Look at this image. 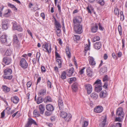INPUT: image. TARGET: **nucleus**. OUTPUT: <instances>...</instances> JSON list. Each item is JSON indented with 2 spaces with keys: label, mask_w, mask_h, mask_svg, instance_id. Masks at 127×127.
I'll use <instances>...</instances> for the list:
<instances>
[{
  "label": "nucleus",
  "mask_w": 127,
  "mask_h": 127,
  "mask_svg": "<svg viewBox=\"0 0 127 127\" xmlns=\"http://www.w3.org/2000/svg\"><path fill=\"white\" fill-rule=\"evenodd\" d=\"M12 70L11 68H7L4 70L3 71L4 74L5 76H3L4 79H11L12 77V76L10 75L12 73Z\"/></svg>",
  "instance_id": "nucleus-1"
},
{
  "label": "nucleus",
  "mask_w": 127,
  "mask_h": 127,
  "mask_svg": "<svg viewBox=\"0 0 127 127\" xmlns=\"http://www.w3.org/2000/svg\"><path fill=\"white\" fill-rule=\"evenodd\" d=\"M74 30L75 33L81 34L83 32L82 25L79 24L74 25Z\"/></svg>",
  "instance_id": "nucleus-2"
},
{
  "label": "nucleus",
  "mask_w": 127,
  "mask_h": 127,
  "mask_svg": "<svg viewBox=\"0 0 127 127\" xmlns=\"http://www.w3.org/2000/svg\"><path fill=\"white\" fill-rule=\"evenodd\" d=\"M60 116L63 118H66V121L68 122L72 118L71 115L70 114H67L66 113L64 112H61L60 114Z\"/></svg>",
  "instance_id": "nucleus-3"
},
{
  "label": "nucleus",
  "mask_w": 127,
  "mask_h": 127,
  "mask_svg": "<svg viewBox=\"0 0 127 127\" xmlns=\"http://www.w3.org/2000/svg\"><path fill=\"white\" fill-rule=\"evenodd\" d=\"M11 63L12 59L10 57H4L2 59V64L4 66L5 65L3 64L6 65H8L11 64Z\"/></svg>",
  "instance_id": "nucleus-4"
},
{
  "label": "nucleus",
  "mask_w": 127,
  "mask_h": 127,
  "mask_svg": "<svg viewBox=\"0 0 127 127\" xmlns=\"http://www.w3.org/2000/svg\"><path fill=\"white\" fill-rule=\"evenodd\" d=\"M19 65L24 69L27 68L28 66V64L26 60L24 58L21 59L20 61Z\"/></svg>",
  "instance_id": "nucleus-5"
},
{
  "label": "nucleus",
  "mask_w": 127,
  "mask_h": 127,
  "mask_svg": "<svg viewBox=\"0 0 127 127\" xmlns=\"http://www.w3.org/2000/svg\"><path fill=\"white\" fill-rule=\"evenodd\" d=\"M73 21L74 25L80 24L82 21V18L80 16H76L73 18Z\"/></svg>",
  "instance_id": "nucleus-6"
},
{
  "label": "nucleus",
  "mask_w": 127,
  "mask_h": 127,
  "mask_svg": "<svg viewBox=\"0 0 127 127\" xmlns=\"http://www.w3.org/2000/svg\"><path fill=\"white\" fill-rule=\"evenodd\" d=\"M32 124L37 126L36 122L32 118H29L27 123L25 125V127H31Z\"/></svg>",
  "instance_id": "nucleus-7"
},
{
  "label": "nucleus",
  "mask_w": 127,
  "mask_h": 127,
  "mask_svg": "<svg viewBox=\"0 0 127 127\" xmlns=\"http://www.w3.org/2000/svg\"><path fill=\"white\" fill-rule=\"evenodd\" d=\"M116 114L119 117H121L122 118L124 117V113L123 111V109L121 107L118 108L117 110Z\"/></svg>",
  "instance_id": "nucleus-8"
},
{
  "label": "nucleus",
  "mask_w": 127,
  "mask_h": 127,
  "mask_svg": "<svg viewBox=\"0 0 127 127\" xmlns=\"http://www.w3.org/2000/svg\"><path fill=\"white\" fill-rule=\"evenodd\" d=\"M12 24H13L12 28L13 30H17L19 32L22 31L23 29L20 26L17 25L16 22H13Z\"/></svg>",
  "instance_id": "nucleus-9"
},
{
  "label": "nucleus",
  "mask_w": 127,
  "mask_h": 127,
  "mask_svg": "<svg viewBox=\"0 0 127 127\" xmlns=\"http://www.w3.org/2000/svg\"><path fill=\"white\" fill-rule=\"evenodd\" d=\"M42 47L46 49V51H44L45 52H47L48 54L51 53V45H49L48 43H46L42 45Z\"/></svg>",
  "instance_id": "nucleus-10"
},
{
  "label": "nucleus",
  "mask_w": 127,
  "mask_h": 127,
  "mask_svg": "<svg viewBox=\"0 0 127 127\" xmlns=\"http://www.w3.org/2000/svg\"><path fill=\"white\" fill-rule=\"evenodd\" d=\"M85 88L87 90V94H90L92 90V86L90 84H88L85 85Z\"/></svg>",
  "instance_id": "nucleus-11"
},
{
  "label": "nucleus",
  "mask_w": 127,
  "mask_h": 127,
  "mask_svg": "<svg viewBox=\"0 0 127 127\" xmlns=\"http://www.w3.org/2000/svg\"><path fill=\"white\" fill-rule=\"evenodd\" d=\"M103 109V108L102 106H98L94 108V111L96 113H100L102 111Z\"/></svg>",
  "instance_id": "nucleus-12"
},
{
  "label": "nucleus",
  "mask_w": 127,
  "mask_h": 127,
  "mask_svg": "<svg viewBox=\"0 0 127 127\" xmlns=\"http://www.w3.org/2000/svg\"><path fill=\"white\" fill-rule=\"evenodd\" d=\"M89 64L91 65H94L96 64L94 59L92 57L89 56L88 58Z\"/></svg>",
  "instance_id": "nucleus-13"
},
{
  "label": "nucleus",
  "mask_w": 127,
  "mask_h": 127,
  "mask_svg": "<svg viewBox=\"0 0 127 127\" xmlns=\"http://www.w3.org/2000/svg\"><path fill=\"white\" fill-rule=\"evenodd\" d=\"M46 108L48 111H49L52 112L54 110L53 106L51 104H47L46 106Z\"/></svg>",
  "instance_id": "nucleus-14"
},
{
  "label": "nucleus",
  "mask_w": 127,
  "mask_h": 127,
  "mask_svg": "<svg viewBox=\"0 0 127 127\" xmlns=\"http://www.w3.org/2000/svg\"><path fill=\"white\" fill-rule=\"evenodd\" d=\"M11 100L15 104L17 103L19 100V98L16 96L12 97Z\"/></svg>",
  "instance_id": "nucleus-15"
},
{
  "label": "nucleus",
  "mask_w": 127,
  "mask_h": 127,
  "mask_svg": "<svg viewBox=\"0 0 127 127\" xmlns=\"http://www.w3.org/2000/svg\"><path fill=\"white\" fill-rule=\"evenodd\" d=\"M87 75L89 77H91L93 75V72L91 68L88 67L87 69L86 70Z\"/></svg>",
  "instance_id": "nucleus-16"
},
{
  "label": "nucleus",
  "mask_w": 127,
  "mask_h": 127,
  "mask_svg": "<svg viewBox=\"0 0 127 127\" xmlns=\"http://www.w3.org/2000/svg\"><path fill=\"white\" fill-rule=\"evenodd\" d=\"M86 9L89 13L91 14L92 12L91 10H92L94 12V14H95V12H94L95 11L94 8L91 5L90 6L88 5Z\"/></svg>",
  "instance_id": "nucleus-17"
},
{
  "label": "nucleus",
  "mask_w": 127,
  "mask_h": 127,
  "mask_svg": "<svg viewBox=\"0 0 127 127\" xmlns=\"http://www.w3.org/2000/svg\"><path fill=\"white\" fill-rule=\"evenodd\" d=\"M78 84L77 83H73L72 86V88L73 92H75L78 89Z\"/></svg>",
  "instance_id": "nucleus-18"
},
{
  "label": "nucleus",
  "mask_w": 127,
  "mask_h": 127,
  "mask_svg": "<svg viewBox=\"0 0 127 127\" xmlns=\"http://www.w3.org/2000/svg\"><path fill=\"white\" fill-rule=\"evenodd\" d=\"M39 109L40 113L41 114H43L45 110L44 105L43 104H40L39 106Z\"/></svg>",
  "instance_id": "nucleus-19"
},
{
  "label": "nucleus",
  "mask_w": 127,
  "mask_h": 127,
  "mask_svg": "<svg viewBox=\"0 0 127 127\" xmlns=\"http://www.w3.org/2000/svg\"><path fill=\"white\" fill-rule=\"evenodd\" d=\"M58 102L60 110L64 108V104L62 100L61 99L59 98Z\"/></svg>",
  "instance_id": "nucleus-20"
},
{
  "label": "nucleus",
  "mask_w": 127,
  "mask_h": 127,
  "mask_svg": "<svg viewBox=\"0 0 127 127\" xmlns=\"http://www.w3.org/2000/svg\"><path fill=\"white\" fill-rule=\"evenodd\" d=\"M7 36L6 34L3 35L0 37V39L1 42L3 43H5L7 42V39L6 38Z\"/></svg>",
  "instance_id": "nucleus-21"
},
{
  "label": "nucleus",
  "mask_w": 127,
  "mask_h": 127,
  "mask_svg": "<svg viewBox=\"0 0 127 127\" xmlns=\"http://www.w3.org/2000/svg\"><path fill=\"white\" fill-rule=\"evenodd\" d=\"M101 44L100 42H98L95 43L94 45V47L96 49L99 50L101 47Z\"/></svg>",
  "instance_id": "nucleus-22"
},
{
  "label": "nucleus",
  "mask_w": 127,
  "mask_h": 127,
  "mask_svg": "<svg viewBox=\"0 0 127 127\" xmlns=\"http://www.w3.org/2000/svg\"><path fill=\"white\" fill-rule=\"evenodd\" d=\"M107 95L106 91L105 90H103L100 93L99 96L100 97L104 98Z\"/></svg>",
  "instance_id": "nucleus-23"
},
{
  "label": "nucleus",
  "mask_w": 127,
  "mask_h": 127,
  "mask_svg": "<svg viewBox=\"0 0 127 127\" xmlns=\"http://www.w3.org/2000/svg\"><path fill=\"white\" fill-rule=\"evenodd\" d=\"M98 28V25L97 24H95L94 26L92 27L91 31L92 32L94 33L97 32Z\"/></svg>",
  "instance_id": "nucleus-24"
},
{
  "label": "nucleus",
  "mask_w": 127,
  "mask_h": 127,
  "mask_svg": "<svg viewBox=\"0 0 127 127\" xmlns=\"http://www.w3.org/2000/svg\"><path fill=\"white\" fill-rule=\"evenodd\" d=\"M94 85H95V86H102V83L101 80L99 79H97L94 83Z\"/></svg>",
  "instance_id": "nucleus-25"
},
{
  "label": "nucleus",
  "mask_w": 127,
  "mask_h": 127,
  "mask_svg": "<svg viewBox=\"0 0 127 127\" xmlns=\"http://www.w3.org/2000/svg\"><path fill=\"white\" fill-rule=\"evenodd\" d=\"M74 70V68L73 67H71L69 69L67 70V75L69 76L72 75L73 73Z\"/></svg>",
  "instance_id": "nucleus-26"
},
{
  "label": "nucleus",
  "mask_w": 127,
  "mask_h": 127,
  "mask_svg": "<svg viewBox=\"0 0 127 127\" xmlns=\"http://www.w3.org/2000/svg\"><path fill=\"white\" fill-rule=\"evenodd\" d=\"M43 101L44 102H51L52 101V98L49 96H48L46 97L43 99Z\"/></svg>",
  "instance_id": "nucleus-27"
},
{
  "label": "nucleus",
  "mask_w": 127,
  "mask_h": 127,
  "mask_svg": "<svg viewBox=\"0 0 127 127\" xmlns=\"http://www.w3.org/2000/svg\"><path fill=\"white\" fill-rule=\"evenodd\" d=\"M106 121V118L105 117L103 119V121L99 125V127H106L105 126V123Z\"/></svg>",
  "instance_id": "nucleus-28"
},
{
  "label": "nucleus",
  "mask_w": 127,
  "mask_h": 127,
  "mask_svg": "<svg viewBox=\"0 0 127 127\" xmlns=\"http://www.w3.org/2000/svg\"><path fill=\"white\" fill-rule=\"evenodd\" d=\"M13 40L16 43H18L19 41L17 36L16 34H14L13 36Z\"/></svg>",
  "instance_id": "nucleus-29"
},
{
  "label": "nucleus",
  "mask_w": 127,
  "mask_h": 127,
  "mask_svg": "<svg viewBox=\"0 0 127 127\" xmlns=\"http://www.w3.org/2000/svg\"><path fill=\"white\" fill-rule=\"evenodd\" d=\"M11 109L10 108L7 107L5 109L6 111H7V113L9 114H12L14 113L15 111V109H14L11 110V111H9Z\"/></svg>",
  "instance_id": "nucleus-30"
},
{
  "label": "nucleus",
  "mask_w": 127,
  "mask_h": 127,
  "mask_svg": "<svg viewBox=\"0 0 127 127\" xmlns=\"http://www.w3.org/2000/svg\"><path fill=\"white\" fill-rule=\"evenodd\" d=\"M54 20L55 21L54 24L56 26V29L57 28H61V25L57 21L55 18H54Z\"/></svg>",
  "instance_id": "nucleus-31"
},
{
  "label": "nucleus",
  "mask_w": 127,
  "mask_h": 127,
  "mask_svg": "<svg viewBox=\"0 0 127 127\" xmlns=\"http://www.w3.org/2000/svg\"><path fill=\"white\" fill-rule=\"evenodd\" d=\"M102 86H95V91L97 92H100L102 90Z\"/></svg>",
  "instance_id": "nucleus-32"
},
{
  "label": "nucleus",
  "mask_w": 127,
  "mask_h": 127,
  "mask_svg": "<svg viewBox=\"0 0 127 127\" xmlns=\"http://www.w3.org/2000/svg\"><path fill=\"white\" fill-rule=\"evenodd\" d=\"M62 61V60L61 59H57L56 60V61L58 64L59 68L61 67Z\"/></svg>",
  "instance_id": "nucleus-33"
},
{
  "label": "nucleus",
  "mask_w": 127,
  "mask_h": 127,
  "mask_svg": "<svg viewBox=\"0 0 127 127\" xmlns=\"http://www.w3.org/2000/svg\"><path fill=\"white\" fill-rule=\"evenodd\" d=\"M43 101V98L41 96H39L37 98V100H36V103L37 104H39L41 103H42Z\"/></svg>",
  "instance_id": "nucleus-34"
},
{
  "label": "nucleus",
  "mask_w": 127,
  "mask_h": 127,
  "mask_svg": "<svg viewBox=\"0 0 127 127\" xmlns=\"http://www.w3.org/2000/svg\"><path fill=\"white\" fill-rule=\"evenodd\" d=\"M76 78L75 77L70 78L68 79V81L69 83L71 84L76 81Z\"/></svg>",
  "instance_id": "nucleus-35"
},
{
  "label": "nucleus",
  "mask_w": 127,
  "mask_h": 127,
  "mask_svg": "<svg viewBox=\"0 0 127 127\" xmlns=\"http://www.w3.org/2000/svg\"><path fill=\"white\" fill-rule=\"evenodd\" d=\"M3 88H2L3 91L5 92H8L10 91V89L6 86H3Z\"/></svg>",
  "instance_id": "nucleus-36"
},
{
  "label": "nucleus",
  "mask_w": 127,
  "mask_h": 127,
  "mask_svg": "<svg viewBox=\"0 0 127 127\" xmlns=\"http://www.w3.org/2000/svg\"><path fill=\"white\" fill-rule=\"evenodd\" d=\"M91 97L93 99H96L98 97V95L95 93H93L91 95Z\"/></svg>",
  "instance_id": "nucleus-37"
},
{
  "label": "nucleus",
  "mask_w": 127,
  "mask_h": 127,
  "mask_svg": "<svg viewBox=\"0 0 127 127\" xmlns=\"http://www.w3.org/2000/svg\"><path fill=\"white\" fill-rule=\"evenodd\" d=\"M46 90H41L38 93V95L39 96H40L41 95H43L46 94Z\"/></svg>",
  "instance_id": "nucleus-38"
},
{
  "label": "nucleus",
  "mask_w": 127,
  "mask_h": 127,
  "mask_svg": "<svg viewBox=\"0 0 127 127\" xmlns=\"http://www.w3.org/2000/svg\"><path fill=\"white\" fill-rule=\"evenodd\" d=\"M120 24L121 25L120 23ZM118 30L119 31V34L120 36L122 35V27L121 25H119L118 27Z\"/></svg>",
  "instance_id": "nucleus-39"
},
{
  "label": "nucleus",
  "mask_w": 127,
  "mask_h": 127,
  "mask_svg": "<svg viewBox=\"0 0 127 127\" xmlns=\"http://www.w3.org/2000/svg\"><path fill=\"white\" fill-rule=\"evenodd\" d=\"M52 112L49 111H45L44 113L45 116H51L52 115Z\"/></svg>",
  "instance_id": "nucleus-40"
},
{
  "label": "nucleus",
  "mask_w": 127,
  "mask_h": 127,
  "mask_svg": "<svg viewBox=\"0 0 127 127\" xmlns=\"http://www.w3.org/2000/svg\"><path fill=\"white\" fill-rule=\"evenodd\" d=\"M66 72L65 71L63 72L61 75V78L63 79H65L66 78Z\"/></svg>",
  "instance_id": "nucleus-41"
},
{
  "label": "nucleus",
  "mask_w": 127,
  "mask_h": 127,
  "mask_svg": "<svg viewBox=\"0 0 127 127\" xmlns=\"http://www.w3.org/2000/svg\"><path fill=\"white\" fill-rule=\"evenodd\" d=\"M107 67L104 66L100 69V70L102 73H104L107 71Z\"/></svg>",
  "instance_id": "nucleus-42"
},
{
  "label": "nucleus",
  "mask_w": 127,
  "mask_h": 127,
  "mask_svg": "<svg viewBox=\"0 0 127 127\" xmlns=\"http://www.w3.org/2000/svg\"><path fill=\"white\" fill-rule=\"evenodd\" d=\"M100 40V37L98 36H95L93 38L92 40V42H94L95 41H99Z\"/></svg>",
  "instance_id": "nucleus-43"
},
{
  "label": "nucleus",
  "mask_w": 127,
  "mask_h": 127,
  "mask_svg": "<svg viewBox=\"0 0 127 127\" xmlns=\"http://www.w3.org/2000/svg\"><path fill=\"white\" fill-rule=\"evenodd\" d=\"M73 38L75 41H78L80 39V36L78 35H74L73 37Z\"/></svg>",
  "instance_id": "nucleus-44"
},
{
  "label": "nucleus",
  "mask_w": 127,
  "mask_h": 127,
  "mask_svg": "<svg viewBox=\"0 0 127 127\" xmlns=\"http://www.w3.org/2000/svg\"><path fill=\"white\" fill-rule=\"evenodd\" d=\"M11 54V50L10 49H7L5 53V55L7 56H10Z\"/></svg>",
  "instance_id": "nucleus-45"
},
{
  "label": "nucleus",
  "mask_w": 127,
  "mask_h": 127,
  "mask_svg": "<svg viewBox=\"0 0 127 127\" xmlns=\"http://www.w3.org/2000/svg\"><path fill=\"white\" fill-rule=\"evenodd\" d=\"M114 12L115 15H117V16H119V12L118 8H115L114 10Z\"/></svg>",
  "instance_id": "nucleus-46"
},
{
  "label": "nucleus",
  "mask_w": 127,
  "mask_h": 127,
  "mask_svg": "<svg viewBox=\"0 0 127 127\" xmlns=\"http://www.w3.org/2000/svg\"><path fill=\"white\" fill-rule=\"evenodd\" d=\"M97 3L101 5H103L104 4V2L103 0H96Z\"/></svg>",
  "instance_id": "nucleus-47"
},
{
  "label": "nucleus",
  "mask_w": 127,
  "mask_h": 127,
  "mask_svg": "<svg viewBox=\"0 0 127 127\" xmlns=\"http://www.w3.org/2000/svg\"><path fill=\"white\" fill-rule=\"evenodd\" d=\"M61 32V30L58 28L56 29V33L58 36H60V34Z\"/></svg>",
  "instance_id": "nucleus-48"
},
{
  "label": "nucleus",
  "mask_w": 127,
  "mask_h": 127,
  "mask_svg": "<svg viewBox=\"0 0 127 127\" xmlns=\"http://www.w3.org/2000/svg\"><path fill=\"white\" fill-rule=\"evenodd\" d=\"M40 56V53L37 52L36 55V60H37L38 63L39 62V59Z\"/></svg>",
  "instance_id": "nucleus-49"
},
{
  "label": "nucleus",
  "mask_w": 127,
  "mask_h": 127,
  "mask_svg": "<svg viewBox=\"0 0 127 127\" xmlns=\"http://www.w3.org/2000/svg\"><path fill=\"white\" fill-rule=\"evenodd\" d=\"M88 122L86 121H84L83 124L82 125V127H87L88 125Z\"/></svg>",
  "instance_id": "nucleus-50"
},
{
  "label": "nucleus",
  "mask_w": 127,
  "mask_h": 127,
  "mask_svg": "<svg viewBox=\"0 0 127 127\" xmlns=\"http://www.w3.org/2000/svg\"><path fill=\"white\" fill-rule=\"evenodd\" d=\"M33 113L35 115H37L38 116H39L40 115L39 112L38 111H37L36 110H34Z\"/></svg>",
  "instance_id": "nucleus-51"
},
{
  "label": "nucleus",
  "mask_w": 127,
  "mask_h": 127,
  "mask_svg": "<svg viewBox=\"0 0 127 127\" xmlns=\"http://www.w3.org/2000/svg\"><path fill=\"white\" fill-rule=\"evenodd\" d=\"M55 57L56 59H57L58 58H61V57L60 56V55L56 51H55Z\"/></svg>",
  "instance_id": "nucleus-52"
},
{
  "label": "nucleus",
  "mask_w": 127,
  "mask_h": 127,
  "mask_svg": "<svg viewBox=\"0 0 127 127\" xmlns=\"http://www.w3.org/2000/svg\"><path fill=\"white\" fill-rule=\"evenodd\" d=\"M121 117H116L115 119L116 121H117L119 122H121L122 121V119L120 118Z\"/></svg>",
  "instance_id": "nucleus-53"
},
{
  "label": "nucleus",
  "mask_w": 127,
  "mask_h": 127,
  "mask_svg": "<svg viewBox=\"0 0 127 127\" xmlns=\"http://www.w3.org/2000/svg\"><path fill=\"white\" fill-rule=\"evenodd\" d=\"M7 19L3 20H2V25H8L7 21Z\"/></svg>",
  "instance_id": "nucleus-54"
},
{
  "label": "nucleus",
  "mask_w": 127,
  "mask_h": 127,
  "mask_svg": "<svg viewBox=\"0 0 127 127\" xmlns=\"http://www.w3.org/2000/svg\"><path fill=\"white\" fill-rule=\"evenodd\" d=\"M32 82L29 81L28 82L27 84V87L28 88H29L32 85Z\"/></svg>",
  "instance_id": "nucleus-55"
},
{
  "label": "nucleus",
  "mask_w": 127,
  "mask_h": 127,
  "mask_svg": "<svg viewBox=\"0 0 127 127\" xmlns=\"http://www.w3.org/2000/svg\"><path fill=\"white\" fill-rule=\"evenodd\" d=\"M8 28V25H2V28L3 29L6 30Z\"/></svg>",
  "instance_id": "nucleus-56"
},
{
  "label": "nucleus",
  "mask_w": 127,
  "mask_h": 127,
  "mask_svg": "<svg viewBox=\"0 0 127 127\" xmlns=\"http://www.w3.org/2000/svg\"><path fill=\"white\" fill-rule=\"evenodd\" d=\"M47 86L49 87L50 88H51V82L48 80L47 81Z\"/></svg>",
  "instance_id": "nucleus-57"
},
{
  "label": "nucleus",
  "mask_w": 127,
  "mask_h": 127,
  "mask_svg": "<svg viewBox=\"0 0 127 127\" xmlns=\"http://www.w3.org/2000/svg\"><path fill=\"white\" fill-rule=\"evenodd\" d=\"M103 82H105L106 81H107L108 80V76L106 75H105L104 76V78H103Z\"/></svg>",
  "instance_id": "nucleus-58"
},
{
  "label": "nucleus",
  "mask_w": 127,
  "mask_h": 127,
  "mask_svg": "<svg viewBox=\"0 0 127 127\" xmlns=\"http://www.w3.org/2000/svg\"><path fill=\"white\" fill-rule=\"evenodd\" d=\"M85 67H83V68L81 69V70L79 71V73L81 75L83 74L84 72V70L85 69Z\"/></svg>",
  "instance_id": "nucleus-59"
},
{
  "label": "nucleus",
  "mask_w": 127,
  "mask_h": 127,
  "mask_svg": "<svg viewBox=\"0 0 127 127\" xmlns=\"http://www.w3.org/2000/svg\"><path fill=\"white\" fill-rule=\"evenodd\" d=\"M66 53L68 58H70L71 57L70 52L66 51Z\"/></svg>",
  "instance_id": "nucleus-60"
},
{
  "label": "nucleus",
  "mask_w": 127,
  "mask_h": 127,
  "mask_svg": "<svg viewBox=\"0 0 127 127\" xmlns=\"http://www.w3.org/2000/svg\"><path fill=\"white\" fill-rule=\"evenodd\" d=\"M41 70L42 72H45L46 71V69L44 66H41Z\"/></svg>",
  "instance_id": "nucleus-61"
},
{
  "label": "nucleus",
  "mask_w": 127,
  "mask_h": 127,
  "mask_svg": "<svg viewBox=\"0 0 127 127\" xmlns=\"http://www.w3.org/2000/svg\"><path fill=\"white\" fill-rule=\"evenodd\" d=\"M99 29L101 31H103L104 28L102 26L100 23H99L98 24Z\"/></svg>",
  "instance_id": "nucleus-62"
},
{
  "label": "nucleus",
  "mask_w": 127,
  "mask_h": 127,
  "mask_svg": "<svg viewBox=\"0 0 127 127\" xmlns=\"http://www.w3.org/2000/svg\"><path fill=\"white\" fill-rule=\"evenodd\" d=\"M5 110H4L1 113V118H2L4 117L5 116L4 111Z\"/></svg>",
  "instance_id": "nucleus-63"
},
{
  "label": "nucleus",
  "mask_w": 127,
  "mask_h": 127,
  "mask_svg": "<svg viewBox=\"0 0 127 127\" xmlns=\"http://www.w3.org/2000/svg\"><path fill=\"white\" fill-rule=\"evenodd\" d=\"M56 117L55 116H52L50 118V120L51 122H53L55 121Z\"/></svg>",
  "instance_id": "nucleus-64"
}]
</instances>
